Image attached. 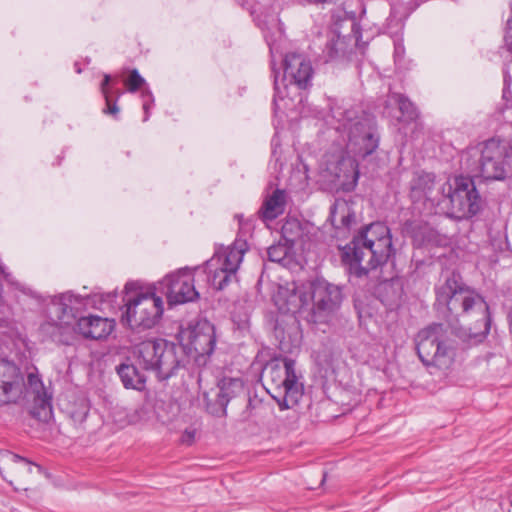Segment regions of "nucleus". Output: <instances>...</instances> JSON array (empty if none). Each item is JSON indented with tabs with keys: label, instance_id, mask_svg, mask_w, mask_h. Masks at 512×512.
<instances>
[{
	"label": "nucleus",
	"instance_id": "f257e3e1",
	"mask_svg": "<svg viewBox=\"0 0 512 512\" xmlns=\"http://www.w3.org/2000/svg\"><path fill=\"white\" fill-rule=\"evenodd\" d=\"M342 126L348 137L347 150L338 148L324 155L322 177L344 191H351L357 185L359 169L350 153L362 158L371 155L378 148L379 135L374 118L368 115L347 119Z\"/></svg>",
	"mask_w": 512,
	"mask_h": 512
},
{
	"label": "nucleus",
	"instance_id": "f03ea898",
	"mask_svg": "<svg viewBox=\"0 0 512 512\" xmlns=\"http://www.w3.org/2000/svg\"><path fill=\"white\" fill-rule=\"evenodd\" d=\"M394 254L390 229L375 222L362 228L344 247L342 261L351 276L362 279L385 265Z\"/></svg>",
	"mask_w": 512,
	"mask_h": 512
},
{
	"label": "nucleus",
	"instance_id": "7ed1b4c3",
	"mask_svg": "<svg viewBox=\"0 0 512 512\" xmlns=\"http://www.w3.org/2000/svg\"><path fill=\"white\" fill-rule=\"evenodd\" d=\"M436 305L455 318L479 314L484 327L483 335L489 333L491 315L488 304L481 295L463 283L458 273L448 274L444 282L436 287Z\"/></svg>",
	"mask_w": 512,
	"mask_h": 512
},
{
	"label": "nucleus",
	"instance_id": "20e7f679",
	"mask_svg": "<svg viewBox=\"0 0 512 512\" xmlns=\"http://www.w3.org/2000/svg\"><path fill=\"white\" fill-rule=\"evenodd\" d=\"M342 291L337 285L324 279H317L308 293L297 288L290 295L287 311L292 313L309 312V320L317 323L336 311L342 302Z\"/></svg>",
	"mask_w": 512,
	"mask_h": 512
},
{
	"label": "nucleus",
	"instance_id": "39448f33",
	"mask_svg": "<svg viewBox=\"0 0 512 512\" xmlns=\"http://www.w3.org/2000/svg\"><path fill=\"white\" fill-rule=\"evenodd\" d=\"M267 392L277 402L281 410L297 405L304 393V386L299 381L295 370V360L284 358L269 363L264 371Z\"/></svg>",
	"mask_w": 512,
	"mask_h": 512
},
{
	"label": "nucleus",
	"instance_id": "423d86ee",
	"mask_svg": "<svg viewBox=\"0 0 512 512\" xmlns=\"http://www.w3.org/2000/svg\"><path fill=\"white\" fill-rule=\"evenodd\" d=\"M178 350L174 343L164 339L146 340L134 348V356L143 370L154 372L159 380H166L180 367Z\"/></svg>",
	"mask_w": 512,
	"mask_h": 512
},
{
	"label": "nucleus",
	"instance_id": "0eeeda50",
	"mask_svg": "<svg viewBox=\"0 0 512 512\" xmlns=\"http://www.w3.org/2000/svg\"><path fill=\"white\" fill-rule=\"evenodd\" d=\"M416 350L428 368L446 370L453 363L454 353L447 343V330L441 323H433L418 332Z\"/></svg>",
	"mask_w": 512,
	"mask_h": 512
},
{
	"label": "nucleus",
	"instance_id": "6e6552de",
	"mask_svg": "<svg viewBox=\"0 0 512 512\" xmlns=\"http://www.w3.org/2000/svg\"><path fill=\"white\" fill-rule=\"evenodd\" d=\"M132 284H126L125 312L122 322L131 329H150L156 325L163 314V300L154 293L138 292L131 295Z\"/></svg>",
	"mask_w": 512,
	"mask_h": 512
},
{
	"label": "nucleus",
	"instance_id": "1a4fd4ad",
	"mask_svg": "<svg viewBox=\"0 0 512 512\" xmlns=\"http://www.w3.org/2000/svg\"><path fill=\"white\" fill-rule=\"evenodd\" d=\"M477 150L478 172L483 179L502 181L512 173V143L489 139Z\"/></svg>",
	"mask_w": 512,
	"mask_h": 512
},
{
	"label": "nucleus",
	"instance_id": "9d476101",
	"mask_svg": "<svg viewBox=\"0 0 512 512\" xmlns=\"http://www.w3.org/2000/svg\"><path fill=\"white\" fill-rule=\"evenodd\" d=\"M449 195L451 214L456 218H470L478 214L482 207L481 197L474 181L470 177L459 176L454 180V187Z\"/></svg>",
	"mask_w": 512,
	"mask_h": 512
},
{
	"label": "nucleus",
	"instance_id": "9b49d317",
	"mask_svg": "<svg viewBox=\"0 0 512 512\" xmlns=\"http://www.w3.org/2000/svg\"><path fill=\"white\" fill-rule=\"evenodd\" d=\"M180 341L187 353L197 356L212 354L216 342L214 326L205 319L195 320L179 333Z\"/></svg>",
	"mask_w": 512,
	"mask_h": 512
},
{
	"label": "nucleus",
	"instance_id": "f8f14e48",
	"mask_svg": "<svg viewBox=\"0 0 512 512\" xmlns=\"http://www.w3.org/2000/svg\"><path fill=\"white\" fill-rule=\"evenodd\" d=\"M159 285L161 292L166 295L169 305L184 304L199 298L194 276L188 269L166 275Z\"/></svg>",
	"mask_w": 512,
	"mask_h": 512
},
{
	"label": "nucleus",
	"instance_id": "ddd939ff",
	"mask_svg": "<svg viewBox=\"0 0 512 512\" xmlns=\"http://www.w3.org/2000/svg\"><path fill=\"white\" fill-rule=\"evenodd\" d=\"M283 80L293 84L301 90L309 88L312 84L314 69L310 59L300 53L291 52L283 59Z\"/></svg>",
	"mask_w": 512,
	"mask_h": 512
},
{
	"label": "nucleus",
	"instance_id": "4468645a",
	"mask_svg": "<svg viewBox=\"0 0 512 512\" xmlns=\"http://www.w3.org/2000/svg\"><path fill=\"white\" fill-rule=\"evenodd\" d=\"M25 385L24 376L13 362L0 360V405L15 403Z\"/></svg>",
	"mask_w": 512,
	"mask_h": 512
},
{
	"label": "nucleus",
	"instance_id": "2eb2a0df",
	"mask_svg": "<svg viewBox=\"0 0 512 512\" xmlns=\"http://www.w3.org/2000/svg\"><path fill=\"white\" fill-rule=\"evenodd\" d=\"M76 298L72 295H62L59 303L56 305L59 324H49V328L52 329L51 336L54 341L69 344V334L76 324L77 316L74 308L72 307L73 302Z\"/></svg>",
	"mask_w": 512,
	"mask_h": 512
},
{
	"label": "nucleus",
	"instance_id": "dca6fc26",
	"mask_svg": "<svg viewBox=\"0 0 512 512\" xmlns=\"http://www.w3.org/2000/svg\"><path fill=\"white\" fill-rule=\"evenodd\" d=\"M33 463L9 451L0 452V474L13 485L20 483L32 472Z\"/></svg>",
	"mask_w": 512,
	"mask_h": 512
},
{
	"label": "nucleus",
	"instance_id": "f3484780",
	"mask_svg": "<svg viewBox=\"0 0 512 512\" xmlns=\"http://www.w3.org/2000/svg\"><path fill=\"white\" fill-rule=\"evenodd\" d=\"M77 331L87 339L106 338L114 329V321L99 316L80 317L76 322Z\"/></svg>",
	"mask_w": 512,
	"mask_h": 512
},
{
	"label": "nucleus",
	"instance_id": "a211bd4d",
	"mask_svg": "<svg viewBox=\"0 0 512 512\" xmlns=\"http://www.w3.org/2000/svg\"><path fill=\"white\" fill-rule=\"evenodd\" d=\"M288 202V194L284 189H275L265 196L262 206L258 211L259 218L263 221H273L285 212Z\"/></svg>",
	"mask_w": 512,
	"mask_h": 512
},
{
	"label": "nucleus",
	"instance_id": "6ab92c4d",
	"mask_svg": "<svg viewBox=\"0 0 512 512\" xmlns=\"http://www.w3.org/2000/svg\"><path fill=\"white\" fill-rule=\"evenodd\" d=\"M247 251L248 244L243 238H236L233 244L226 248V282L230 274L237 272Z\"/></svg>",
	"mask_w": 512,
	"mask_h": 512
},
{
	"label": "nucleus",
	"instance_id": "aec40b11",
	"mask_svg": "<svg viewBox=\"0 0 512 512\" xmlns=\"http://www.w3.org/2000/svg\"><path fill=\"white\" fill-rule=\"evenodd\" d=\"M123 386L127 389L142 390L146 377L135 364L122 363L116 368Z\"/></svg>",
	"mask_w": 512,
	"mask_h": 512
},
{
	"label": "nucleus",
	"instance_id": "412c9836",
	"mask_svg": "<svg viewBox=\"0 0 512 512\" xmlns=\"http://www.w3.org/2000/svg\"><path fill=\"white\" fill-rule=\"evenodd\" d=\"M330 219L336 228H349L355 222V213L345 200H337L331 208Z\"/></svg>",
	"mask_w": 512,
	"mask_h": 512
},
{
	"label": "nucleus",
	"instance_id": "4be33fe9",
	"mask_svg": "<svg viewBox=\"0 0 512 512\" xmlns=\"http://www.w3.org/2000/svg\"><path fill=\"white\" fill-rule=\"evenodd\" d=\"M352 51L349 39L345 36L333 34L328 40L324 53L327 61H334L346 58Z\"/></svg>",
	"mask_w": 512,
	"mask_h": 512
},
{
	"label": "nucleus",
	"instance_id": "5701e85b",
	"mask_svg": "<svg viewBox=\"0 0 512 512\" xmlns=\"http://www.w3.org/2000/svg\"><path fill=\"white\" fill-rule=\"evenodd\" d=\"M435 186V175L433 173L421 172L411 181V192L414 197H429Z\"/></svg>",
	"mask_w": 512,
	"mask_h": 512
},
{
	"label": "nucleus",
	"instance_id": "b1692460",
	"mask_svg": "<svg viewBox=\"0 0 512 512\" xmlns=\"http://www.w3.org/2000/svg\"><path fill=\"white\" fill-rule=\"evenodd\" d=\"M206 267L209 270L208 281L216 290L224 287V262H221V255L217 251L214 256L207 261Z\"/></svg>",
	"mask_w": 512,
	"mask_h": 512
},
{
	"label": "nucleus",
	"instance_id": "393cba45",
	"mask_svg": "<svg viewBox=\"0 0 512 512\" xmlns=\"http://www.w3.org/2000/svg\"><path fill=\"white\" fill-rule=\"evenodd\" d=\"M31 415L40 421L47 422L52 416L51 398L45 393L35 396Z\"/></svg>",
	"mask_w": 512,
	"mask_h": 512
},
{
	"label": "nucleus",
	"instance_id": "a878e982",
	"mask_svg": "<svg viewBox=\"0 0 512 512\" xmlns=\"http://www.w3.org/2000/svg\"><path fill=\"white\" fill-rule=\"evenodd\" d=\"M281 235L287 244L293 246L302 235V226L295 218L287 219L281 227Z\"/></svg>",
	"mask_w": 512,
	"mask_h": 512
},
{
	"label": "nucleus",
	"instance_id": "bb28decb",
	"mask_svg": "<svg viewBox=\"0 0 512 512\" xmlns=\"http://www.w3.org/2000/svg\"><path fill=\"white\" fill-rule=\"evenodd\" d=\"M111 81V76L109 74H104L103 80L100 85V91L106 102V108L103 109V113L117 116V114L119 113V107L117 106L116 101L112 102L109 91V84Z\"/></svg>",
	"mask_w": 512,
	"mask_h": 512
},
{
	"label": "nucleus",
	"instance_id": "cd10ccee",
	"mask_svg": "<svg viewBox=\"0 0 512 512\" xmlns=\"http://www.w3.org/2000/svg\"><path fill=\"white\" fill-rule=\"evenodd\" d=\"M248 305L246 300L237 302L232 310V322L242 329L248 324Z\"/></svg>",
	"mask_w": 512,
	"mask_h": 512
},
{
	"label": "nucleus",
	"instance_id": "c85d7f7f",
	"mask_svg": "<svg viewBox=\"0 0 512 512\" xmlns=\"http://www.w3.org/2000/svg\"><path fill=\"white\" fill-rule=\"evenodd\" d=\"M394 100L399 105V110L401 111L402 115L408 120L412 121L415 120L418 116V112L414 104L405 96L401 94H394L393 95Z\"/></svg>",
	"mask_w": 512,
	"mask_h": 512
},
{
	"label": "nucleus",
	"instance_id": "c756f323",
	"mask_svg": "<svg viewBox=\"0 0 512 512\" xmlns=\"http://www.w3.org/2000/svg\"><path fill=\"white\" fill-rule=\"evenodd\" d=\"M291 247L292 246H290L287 243H277L271 245L267 250L268 259L272 262L281 263L283 260L287 258Z\"/></svg>",
	"mask_w": 512,
	"mask_h": 512
},
{
	"label": "nucleus",
	"instance_id": "7c9ffc66",
	"mask_svg": "<svg viewBox=\"0 0 512 512\" xmlns=\"http://www.w3.org/2000/svg\"><path fill=\"white\" fill-rule=\"evenodd\" d=\"M219 392H218V399L215 403H210L207 401L206 403V409L207 411L215 416L221 417L224 415V383L222 380H219L218 382Z\"/></svg>",
	"mask_w": 512,
	"mask_h": 512
},
{
	"label": "nucleus",
	"instance_id": "2f4dec72",
	"mask_svg": "<svg viewBox=\"0 0 512 512\" xmlns=\"http://www.w3.org/2000/svg\"><path fill=\"white\" fill-rule=\"evenodd\" d=\"M144 83V78L139 74V72L136 69H133L130 72L129 77L124 81L127 90L132 93L138 91L144 85Z\"/></svg>",
	"mask_w": 512,
	"mask_h": 512
},
{
	"label": "nucleus",
	"instance_id": "473e14b6",
	"mask_svg": "<svg viewBox=\"0 0 512 512\" xmlns=\"http://www.w3.org/2000/svg\"><path fill=\"white\" fill-rule=\"evenodd\" d=\"M381 291L387 292V293L391 292L393 294V296L390 298L382 299L383 302H385L386 304H389V305L396 302V300H398L400 297V293L395 289V287L392 283H388V282L383 283L381 285Z\"/></svg>",
	"mask_w": 512,
	"mask_h": 512
},
{
	"label": "nucleus",
	"instance_id": "72a5a7b5",
	"mask_svg": "<svg viewBox=\"0 0 512 512\" xmlns=\"http://www.w3.org/2000/svg\"><path fill=\"white\" fill-rule=\"evenodd\" d=\"M195 433V430L186 429L181 436V442L187 445L192 444L195 439Z\"/></svg>",
	"mask_w": 512,
	"mask_h": 512
},
{
	"label": "nucleus",
	"instance_id": "f704fd0d",
	"mask_svg": "<svg viewBox=\"0 0 512 512\" xmlns=\"http://www.w3.org/2000/svg\"><path fill=\"white\" fill-rule=\"evenodd\" d=\"M228 386L234 387L238 392H242L244 390L243 382L239 379H230Z\"/></svg>",
	"mask_w": 512,
	"mask_h": 512
},
{
	"label": "nucleus",
	"instance_id": "c9c22d12",
	"mask_svg": "<svg viewBox=\"0 0 512 512\" xmlns=\"http://www.w3.org/2000/svg\"><path fill=\"white\" fill-rule=\"evenodd\" d=\"M109 91L111 96L115 95L116 100L122 95V92L119 89L112 90L111 88H109Z\"/></svg>",
	"mask_w": 512,
	"mask_h": 512
},
{
	"label": "nucleus",
	"instance_id": "e433bc0d",
	"mask_svg": "<svg viewBox=\"0 0 512 512\" xmlns=\"http://www.w3.org/2000/svg\"><path fill=\"white\" fill-rule=\"evenodd\" d=\"M274 86H275V92H276V95L278 97H282V93L280 91V88L278 86V81H277V78L275 77V81H274Z\"/></svg>",
	"mask_w": 512,
	"mask_h": 512
},
{
	"label": "nucleus",
	"instance_id": "4c0bfd02",
	"mask_svg": "<svg viewBox=\"0 0 512 512\" xmlns=\"http://www.w3.org/2000/svg\"><path fill=\"white\" fill-rule=\"evenodd\" d=\"M9 325V319L8 318H0V326L1 327H7Z\"/></svg>",
	"mask_w": 512,
	"mask_h": 512
},
{
	"label": "nucleus",
	"instance_id": "58836bf2",
	"mask_svg": "<svg viewBox=\"0 0 512 512\" xmlns=\"http://www.w3.org/2000/svg\"><path fill=\"white\" fill-rule=\"evenodd\" d=\"M508 320H509V330H510V333L512 334V310L508 314Z\"/></svg>",
	"mask_w": 512,
	"mask_h": 512
},
{
	"label": "nucleus",
	"instance_id": "ea45409f",
	"mask_svg": "<svg viewBox=\"0 0 512 512\" xmlns=\"http://www.w3.org/2000/svg\"><path fill=\"white\" fill-rule=\"evenodd\" d=\"M143 108H144L145 112L147 113L148 109H149V105L147 103H144Z\"/></svg>",
	"mask_w": 512,
	"mask_h": 512
},
{
	"label": "nucleus",
	"instance_id": "a19ab883",
	"mask_svg": "<svg viewBox=\"0 0 512 512\" xmlns=\"http://www.w3.org/2000/svg\"><path fill=\"white\" fill-rule=\"evenodd\" d=\"M29 381H30L31 384H33V375L29 376Z\"/></svg>",
	"mask_w": 512,
	"mask_h": 512
},
{
	"label": "nucleus",
	"instance_id": "79ce46f5",
	"mask_svg": "<svg viewBox=\"0 0 512 512\" xmlns=\"http://www.w3.org/2000/svg\"><path fill=\"white\" fill-rule=\"evenodd\" d=\"M511 506H512V499H511V502H510Z\"/></svg>",
	"mask_w": 512,
	"mask_h": 512
}]
</instances>
